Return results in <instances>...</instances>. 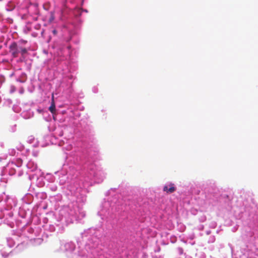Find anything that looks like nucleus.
Segmentation results:
<instances>
[{
	"label": "nucleus",
	"instance_id": "f257e3e1",
	"mask_svg": "<svg viewBox=\"0 0 258 258\" xmlns=\"http://www.w3.org/2000/svg\"><path fill=\"white\" fill-rule=\"evenodd\" d=\"M9 52L13 57H17L20 53L24 57V55L27 53V50L26 48L18 45L16 42H13L9 46Z\"/></svg>",
	"mask_w": 258,
	"mask_h": 258
},
{
	"label": "nucleus",
	"instance_id": "7ed1b4c3",
	"mask_svg": "<svg viewBox=\"0 0 258 258\" xmlns=\"http://www.w3.org/2000/svg\"><path fill=\"white\" fill-rule=\"evenodd\" d=\"M49 110L52 113H54L55 112V103H54V101L53 95H52V96L51 104V105L50 106V107H49Z\"/></svg>",
	"mask_w": 258,
	"mask_h": 258
},
{
	"label": "nucleus",
	"instance_id": "20e7f679",
	"mask_svg": "<svg viewBox=\"0 0 258 258\" xmlns=\"http://www.w3.org/2000/svg\"><path fill=\"white\" fill-rule=\"evenodd\" d=\"M52 32L53 34H56L57 33V31L56 30H53Z\"/></svg>",
	"mask_w": 258,
	"mask_h": 258
},
{
	"label": "nucleus",
	"instance_id": "f03ea898",
	"mask_svg": "<svg viewBox=\"0 0 258 258\" xmlns=\"http://www.w3.org/2000/svg\"><path fill=\"white\" fill-rule=\"evenodd\" d=\"M176 190V188L174 186V184L170 183L169 185V187H168V185H165L163 187V190L166 191L168 194H171L175 191Z\"/></svg>",
	"mask_w": 258,
	"mask_h": 258
}]
</instances>
